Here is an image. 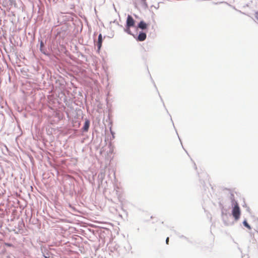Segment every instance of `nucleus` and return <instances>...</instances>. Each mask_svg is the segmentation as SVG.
Wrapping results in <instances>:
<instances>
[{"instance_id": "nucleus-7", "label": "nucleus", "mask_w": 258, "mask_h": 258, "mask_svg": "<svg viewBox=\"0 0 258 258\" xmlns=\"http://www.w3.org/2000/svg\"><path fill=\"white\" fill-rule=\"evenodd\" d=\"M243 225L246 227H247L248 229H251V227L249 225V224L247 223L246 221H244L243 222Z\"/></svg>"}, {"instance_id": "nucleus-3", "label": "nucleus", "mask_w": 258, "mask_h": 258, "mask_svg": "<svg viewBox=\"0 0 258 258\" xmlns=\"http://www.w3.org/2000/svg\"><path fill=\"white\" fill-rule=\"evenodd\" d=\"M90 126V121L88 119H86L84 126L83 127V130L84 132H88Z\"/></svg>"}, {"instance_id": "nucleus-2", "label": "nucleus", "mask_w": 258, "mask_h": 258, "mask_svg": "<svg viewBox=\"0 0 258 258\" xmlns=\"http://www.w3.org/2000/svg\"><path fill=\"white\" fill-rule=\"evenodd\" d=\"M135 25V20L131 15H128L126 20V27L128 29L130 27H134ZM130 31V29H128Z\"/></svg>"}, {"instance_id": "nucleus-9", "label": "nucleus", "mask_w": 258, "mask_h": 258, "mask_svg": "<svg viewBox=\"0 0 258 258\" xmlns=\"http://www.w3.org/2000/svg\"><path fill=\"white\" fill-rule=\"evenodd\" d=\"M168 242H169V237H167L166 239V243L167 244H168Z\"/></svg>"}, {"instance_id": "nucleus-4", "label": "nucleus", "mask_w": 258, "mask_h": 258, "mask_svg": "<svg viewBox=\"0 0 258 258\" xmlns=\"http://www.w3.org/2000/svg\"><path fill=\"white\" fill-rule=\"evenodd\" d=\"M146 38V34L145 33H140L138 37V40L140 41H143Z\"/></svg>"}, {"instance_id": "nucleus-8", "label": "nucleus", "mask_w": 258, "mask_h": 258, "mask_svg": "<svg viewBox=\"0 0 258 258\" xmlns=\"http://www.w3.org/2000/svg\"><path fill=\"white\" fill-rule=\"evenodd\" d=\"M255 17L258 20V12L255 13Z\"/></svg>"}, {"instance_id": "nucleus-10", "label": "nucleus", "mask_w": 258, "mask_h": 258, "mask_svg": "<svg viewBox=\"0 0 258 258\" xmlns=\"http://www.w3.org/2000/svg\"><path fill=\"white\" fill-rule=\"evenodd\" d=\"M41 45L42 46L43 45V43L41 42Z\"/></svg>"}, {"instance_id": "nucleus-5", "label": "nucleus", "mask_w": 258, "mask_h": 258, "mask_svg": "<svg viewBox=\"0 0 258 258\" xmlns=\"http://www.w3.org/2000/svg\"><path fill=\"white\" fill-rule=\"evenodd\" d=\"M102 34H100L98 36V39L97 42V46L98 50H100L101 46H102Z\"/></svg>"}, {"instance_id": "nucleus-6", "label": "nucleus", "mask_w": 258, "mask_h": 258, "mask_svg": "<svg viewBox=\"0 0 258 258\" xmlns=\"http://www.w3.org/2000/svg\"><path fill=\"white\" fill-rule=\"evenodd\" d=\"M138 27L142 29H145L147 27V25L144 21H141L139 24Z\"/></svg>"}, {"instance_id": "nucleus-1", "label": "nucleus", "mask_w": 258, "mask_h": 258, "mask_svg": "<svg viewBox=\"0 0 258 258\" xmlns=\"http://www.w3.org/2000/svg\"><path fill=\"white\" fill-rule=\"evenodd\" d=\"M232 214L236 221L239 219L240 216V210L238 204L237 203H235L233 208Z\"/></svg>"}]
</instances>
